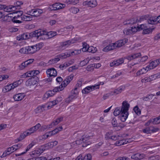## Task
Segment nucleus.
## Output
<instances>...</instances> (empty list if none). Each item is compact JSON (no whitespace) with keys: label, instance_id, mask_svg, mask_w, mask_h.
<instances>
[{"label":"nucleus","instance_id":"6ab92c4d","mask_svg":"<svg viewBox=\"0 0 160 160\" xmlns=\"http://www.w3.org/2000/svg\"><path fill=\"white\" fill-rule=\"evenodd\" d=\"M12 150H14L13 146L8 148L7 150H6L4 152L2 155L1 156V157H5L7 155H9L12 152H13V151L12 150Z\"/></svg>","mask_w":160,"mask_h":160},{"label":"nucleus","instance_id":"a19ab883","mask_svg":"<svg viewBox=\"0 0 160 160\" xmlns=\"http://www.w3.org/2000/svg\"><path fill=\"white\" fill-rule=\"evenodd\" d=\"M59 55L58 56L59 57H57L51 60V64L55 63L60 60V59L59 57H59Z\"/></svg>","mask_w":160,"mask_h":160},{"label":"nucleus","instance_id":"cd10ccee","mask_svg":"<svg viewBox=\"0 0 160 160\" xmlns=\"http://www.w3.org/2000/svg\"><path fill=\"white\" fill-rule=\"evenodd\" d=\"M25 134L26 133L25 132H24L23 133H22L20 137L17 139L15 140L16 142H17L20 141L24 138L26 137V136H27Z\"/></svg>","mask_w":160,"mask_h":160},{"label":"nucleus","instance_id":"c85d7f7f","mask_svg":"<svg viewBox=\"0 0 160 160\" xmlns=\"http://www.w3.org/2000/svg\"><path fill=\"white\" fill-rule=\"evenodd\" d=\"M21 18L22 20L25 21H29L32 20V17L24 15L22 16Z\"/></svg>","mask_w":160,"mask_h":160},{"label":"nucleus","instance_id":"473e14b6","mask_svg":"<svg viewBox=\"0 0 160 160\" xmlns=\"http://www.w3.org/2000/svg\"><path fill=\"white\" fill-rule=\"evenodd\" d=\"M57 75V71L54 68H51V77H56Z\"/></svg>","mask_w":160,"mask_h":160},{"label":"nucleus","instance_id":"4be33fe9","mask_svg":"<svg viewBox=\"0 0 160 160\" xmlns=\"http://www.w3.org/2000/svg\"><path fill=\"white\" fill-rule=\"evenodd\" d=\"M128 142H129L128 140L122 139L117 141L115 143V145L117 146H119L126 144Z\"/></svg>","mask_w":160,"mask_h":160},{"label":"nucleus","instance_id":"f704fd0d","mask_svg":"<svg viewBox=\"0 0 160 160\" xmlns=\"http://www.w3.org/2000/svg\"><path fill=\"white\" fill-rule=\"evenodd\" d=\"M136 21H135V20L133 19H132L130 20H128L126 22H124V25H132L133 24H136Z\"/></svg>","mask_w":160,"mask_h":160},{"label":"nucleus","instance_id":"20e7f679","mask_svg":"<svg viewBox=\"0 0 160 160\" xmlns=\"http://www.w3.org/2000/svg\"><path fill=\"white\" fill-rule=\"evenodd\" d=\"M81 52V50H75L74 51L71 52H66L64 53L61 54L59 55L60 57H62L63 58H66L70 56L71 55H76L80 53Z\"/></svg>","mask_w":160,"mask_h":160},{"label":"nucleus","instance_id":"f3484780","mask_svg":"<svg viewBox=\"0 0 160 160\" xmlns=\"http://www.w3.org/2000/svg\"><path fill=\"white\" fill-rule=\"evenodd\" d=\"M25 96L23 93H20L14 95L13 98L15 101H20Z\"/></svg>","mask_w":160,"mask_h":160},{"label":"nucleus","instance_id":"a211bd4d","mask_svg":"<svg viewBox=\"0 0 160 160\" xmlns=\"http://www.w3.org/2000/svg\"><path fill=\"white\" fill-rule=\"evenodd\" d=\"M30 12L32 14V16L37 17L39 16L40 14L42 13V11L41 9H37L34 10H32Z\"/></svg>","mask_w":160,"mask_h":160},{"label":"nucleus","instance_id":"69168bd1","mask_svg":"<svg viewBox=\"0 0 160 160\" xmlns=\"http://www.w3.org/2000/svg\"><path fill=\"white\" fill-rule=\"evenodd\" d=\"M50 132H46L42 136V138L43 139H45L48 138L49 136V133Z\"/></svg>","mask_w":160,"mask_h":160},{"label":"nucleus","instance_id":"13d9d810","mask_svg":"<svg viewBox=\"0 0 160 160\" xmlns=\"http://www.w3.org/2000/svg\"><path fill=\"white\" fill-rule=\"evenodd\" d=\"M120 136L118 135H112L110 139H112L113 140H119V138H120Z\"/></svg>","mask_w":160,"mask_h":160},{"label":"nucleus","instance_id":"49530a36","mask_svg":"<svg viewBox=\"0 0 160 160\" xmlns=\"http://www.w3.org/2000/svg\"><path fill=\"white\" fill-rule=\"evenodd\" d=\"M10 87V85H9L5 86L2 89V91L4 92H6L9 91L11 90V88H10L11 87Z\"/></svg>","mask_w":160,"mask_h":160},{"label":"nucleus","instance_id":"5fc2aeb1","mask_svg":"<svg viewBox=\"0 0 160 160\" xmlns=\"http://www.w3.org/2000/svg\"><path fill=\"white\" fill-rule=\"evenodd\" d=\"M49 128L50 127L48 126H41L39 128V131H44L46 130V129Z\"/></svg>","mask_w":160,"mask_h":160},{"label":"nucleus","instance_id":"7ed1b4c3","mask_svg":"<svg viewBox=\"0 0 160 160\" xmlns=\"http://www.w3.org/2000/svg\"><path fill=\"white\" fill-rule=\"evenodd\" d=\"M43 46V43L40 42L33 46L27 47L28 54H32L34 53L37 51H39L42 48Z\"/></svg>","mask_w":160,"mask_h":160},{"label":"nucleus","instance_id":"6e6552de","mask_svg":"<svg viewBox=\"0 0 160 160\" xmlns=\"http://www.w3.org/2000/svg\"><path fill=\"white\" fill-rule=\"evenodd\" d=\"M146 155L143 153H137L133 154L131 156V158L135 160H140L146 157Z\"/></svg>","mask_w":160,"mask_h":160},{"label":"nucleus","instance_id":"864d4df0","mask_svg":"<svg viewBox=\"0 0 160 160\" xmlns=\"http://www.w3.org/2000/svg\"><path fill=\"white\" fill-rule=\"evenodd\" d=\"M73 98L74 97L73 95L70 96L66 99L65 102L67 103H69L72 100Z\"/></svg>","mask_w":160,"mask_h":160},{"label":"nucleus","instance_id":"dca6fc26","mask_svg":"<svg viewBox=\"0 0 160 160\" xmlns=\"http://www.w3.org/2000/svg\"><path fill=\"white\" fill-rule=\"evenodd\" d=\"M125 88V87L124 86H121L117 89L114 90V91L111 92L112 95H116L121 93L122 91Z\"/></svg>","mask_w":160,"mask_h":160},{"label":"nucleus","instance_id":"603ef678","mask_svg":"<svg viewBox=\"0 0 160 160\" xmlns=\"http://www.w3.org/2000/svg\"><path fill=\"white\" fill-rule=\"evenodd\" d=\"M60 98H57L56 100L53 101L52 102H51L52 103V105H51V108H52L53 106H55V105H56L58 103L59 101H58V99H59Z\"/></svg>","mask_w":160,"mask_h":160},{"label":"nucleus","instance_id":"2f4dec72","mask_svg":"<svg viewBox=\"0 0 160 160\" xmlns=\"http://www.w3.org/2000/svg\"><path fill=\"white\" fill-rule=\"evenodd\" d=\"M83 48L82 50L83 52H85L88 51V48H89V45L86 42H84L82 43Z\"/></svg>","mask_w":160,"mask_h":160},{"label":"nucleus","instance_id":"bb28decb","mask_svg":"<svg viewBox=\"0 0 160 160\" xmlns=\"http://www.w3.org/2000/svg\"><path fill=\"white\" fill-rule=\"evenodd\" d=\"M62 127L61 126L59 127L58 128H56L54 130L52 131L51 136L55 135L59 132L62 131Z\"/></svg>","mask_w":160,"mask_h":160},{"label":"nucleus","instance_id":"e433bc0d","mask_svg":"<svg viewBox=\"0 0 160 160\" xmlns=\"http://www.w3.org/2000/svg\"><path fill=\"white\" fill-rule=\"evenodd\" d=\"M63 89L64 87H63V86H62V85H61L59 87H58L54 88L53 89V91L54 92H57L61 91L63 90Z\"/></svg>","mask_w":160,"mask_h":160},{"label":"nucleus","instance_id":"c756f323","mask_svg":"<svg viewBox=\"0 0 160 160\" xmlns=\"http://www.w3.org/2000/svg\"><path fill=\"white\" fill-rule=\"evenodd\" d=\"M154 29V28H147L146 29H144L143 30L142 33L143 34H148L151 33L153 30Z\"/></svg>","mask_w":160,"mask_h":160},{"label":"nucleus","instance_id":"72a5a7b5","mask_svg":"<svg viewBox=\"0 0 160 160\" xmlns=\"http://www.w3.org/2000/svg\"><path fill=\"white\" fill-rule=\"evenodd\" d=\"M97 5L96 0H91L90 1V6L92 8L95 7Z\"/></svg>","mask_w":160,"mask_h":160},{"label":"nucleus","instance_id":"4d7b16f0","mask_svg":"<svg viewBox=\"0 0 160 160\" xmlns=\"http://www.w3.org/2000/svg\"><path fill=\"white\" fill-rule=\"evenodd\" d=\"M22 143H19L17 145H13V147L15 149V151H16L17 149L20 148L22 146Z\"/></svg>","mask_w":160,"mask_h":160},{"label":"nucleus","instance_id":"bf43d9fd","mask_svg":"<svg viewBox=\"0 0 160 160\" xmlns=\"http://www.w3.org/2000/svg\"><path fill=\"white\" fill-rule=\"evenodd\" d=\"M137 26H138L136 25L134 27L132 26L131 27V30L132 31V33L136 32L137 31L138 29V28H137Z\"/></svg>","mask_w":160,"mask_h":160},{"label":"nucleus","instance_id":"ea45409f","mask_svg":"<svg viewBox=\"0 0 160 160\" xmlns=\"http://www.w3.org/2000/svg\"><path fill=\"white\" fill-rule=\"evenodd\" d=\"M19 52L22 54H28L27 50V47L23 48L20 49Z\"/></svg>","mask_w":160,"mask_h":160},{"label":"nucleus","instance_id":"4c0bfd02","mask_svg":"<svg viewBox=\"0 0 160 160\" xmlns=\"http://www.w3.org/2000/svg\"><path fill=\"white\" fill-rule=\"evenodd\" d=\"M79 1V0H67L66 2L69 4H75L78 3Z\"/></svg>","mask_w":160,"mask_h":160},{"label":"nucleus","instance_id":"09e8293b","mask_svg":"<svg viewBox=\"0 0 160 160\" xmlns=\"http://www.w3.org/2000/svg\"><path fill=\"white\" fill-rule=\"evenodd\" d=\"M16 13H20V14H18L16 16H15L13 17V18L15 19H19L22 16L23 14V12L22 11H18L16 12Z\"/></svg>","mask_w":160,"mask_h":160},{"label":"nucleus","instance_id":"ddd939ff","mask_svg":"<svg viewBox=\"0 0 160 160\" xmlns=\"http://www.w3.org/2000/svg\"><path fill=\"white\" fill-rule=\"evenodd\" d=\"M91 136L88 135H86L85 136H83L81 139H78L76 140V143L77 144H80L82 143V142L88 141L91 138Z\"/></svg>","mask_w":160,"mask_h":160},{"label":"nucleus","instance_id":"774afa93","mask_svg":"<svg viewBox=\"0 0 160 160\" xmlns=\"http://www.w3.org/2000/svg\"><path fill=\"white\" fill-rule=\"evenodd\" d=\"M31 73L32 74V77L36 76L39 73V72L38 70L32 71Z\"/></svg>","mask_w":160,"mask_h":160},{"label":"nucleus","instance_id":"58836bf2","mask_svg":"<svg viewBox=\"0 0 160 160\" xmlns=\"http://www.w3.org/2000/svg\"><path fill=\"white\" fill-rule=\"evenodd\" d=\"M97 50V49L96 48L94 47L93 46H91L89 47L88 48V52H91L93 53L95 52Z\"/></svg>","mask_w":160,"mask_h":160},{"label":"nucleus","instance_id":"a878e982","mask_svg":"<svg viewBox=\"0 0 160 160\" xmlns=\"http://www.w3.org/2000/svg\"><path fill=\"white\" fill-rule=\"evenodd\" d=\"M15 9V7L12 6H9L4 8V10L5 12H9L12 11H14Z\"/></svg>","mask_w":160,"mask_h":160},{"label":"nucleus","instance_id":"a18cd8bd","mask_svg":"<svg viewBox=\"0 0 160 160\" xmlns=\"http://www.w3.org/2000/svg\"><path fill=\"white\" fill-rule=\"evenodd\" d=\"M50 96V91H48L43 96L42 98L43 100H46Z\"/></svg>","mask_w":160,"mask_h":160},{"label":"nucleus","instance_id":"c03bdc74","mask_svg":"<svg viewBox=\"0 0 160 160\" xmlns=\"http://www.w3.org/2000/svg\"><path fill=\"white\" fill-rule=\"evenodd\" d=\"M150 127H148L142 130V132L144 133L147 134L151 133V128Z\"/></svg>","mask_w":160,"mask_h":160},{"label":"nucleus","instance_id":"9b49d317","mask_svg":"<svg viewBox=\"0 0 160 160\" xmlns=\"http://www.w3.org/2000/svg\"><path fill=\"white\" fill-rule=\"evenodd\" d=\"M160 63V59H157L151 62L147 67L148 69H151L156 67Z\"/></svg>","mask_w":160,"mask_h":160},{"label":"nucleus","instance_id":"c9c22d12","mask_svg":"<svg viewBox=\"0 0 160 160\" xmlns=\"http://www.w3.org/2000/svg\"><path fill=\"white\" fill-rule=\"evenodd\" d=\"M121 113V109L120 110L119 108H116L113 112V114L115 116H118Z\"/></svg>","mask_w":160,"mask_h":160},{"label":"nucleus","instance_id":"0eeeda50","mask_svg":"<svg viewBox=\"0 0 160 160\" xmlns=\"http://www.w3.org/2000/svg\"><path fill=\"white\" fill-rule=\"evenodd\" d=\"M51 11L57 10L62 9L65 7V5L60 3H56L51 5Z\"/></svg>","mask_w":160,"mask_h":160},{"label":"nucleus","instance_id":"f8f14e48","mask_svg":"<svg viewBox=\"0 0 160 160\" xmlns=\"http://www.w3.org/2000/svg\"><path fill=\"white\" fill-rule=\"evenodd\" d=\"M128 39L126 38L118 41L115 43H113L115 48H119L124 45L128 42Z\"/></svg>","mask_w":160,"mask_h":160},{"label":"nucleus","instance_id":"1a4fd4ad","mask_svg":"<svg viewBox=\"0 0 160 160\" xmlns=\"http://www.w3.org/2000/svg\"><path fill=\"white\" fill-rule=\"evenodd\" d=\"M37 77H32L29 78L26 82V84L28 86H33L37 83V81L36 80Z\"/></svg>","mask_w":160,"mask_h":160},{"label":"nucleus","instance_id":"393cba45","mask_svg":"<svg viewBox=\"0 0 160 160\" xmlns=\"http://www.w3.org/2000/svg\"><path fill=\"white\" fill-rule=\"evenodd\" d=\"M30 37H31L30 34L28 36L27 33H24L21 35L20 38H19V37H18L17 39L18 40H22L28 39Z\"/></svg>","mask_w":160,"mask_h":160},{"label":"nucleus","instance_id":"7c9ffc66","mask_svg":"<svg viewBox=\"0 0 160 160\" xmlns=\"http://www.w3.org/2000/svg\"><path fill=\"white\" fill-rule=\"evenodd\" d=\"M42 152L43 150L42 149H38L37 150H35L34 151H33L32 154L34 155L39 156Z\"/></svg>","mask_w":160,"mask_h":160},{"label":"nucleus","instance_id":"052dcab7","mask_svg":"<svg viewBox=\"0 0 160 160\" xmlns=\"http://www.w3.org/2000/svg\"><path fill=\"white\" fill-rule=\"evenodd\" d=\"M119 63H118L116 61H114L110 63V66L111 67H113V66H117L119 65Z\"/></svg>","mask_w":160,"mask_h":160},{"label":"nucleus","instance_id":"79ce46f5","mask_svg":"<svg viewBox=\"0 0 160 160\" xmlns=\"http://www.w3.org/2000/svg\"><path fill=\"white\" fill-rule=\"evenodd\" d=\"M70 10L72 13L75 14L78 12L79 11V10L78 8L72 7L70 8Z\"/></svg>","mask_w":160,"mask_h":160},{"label":"nucleus","instance_id":"39448f33","mask_svg":"<svg viewBox=\"0 0 160 160\" xmlns=\"http://www.w3.org/2000/svg\"><path fill=\"white\" fill-rule=\"evenodd\" d=\"M41 127V124L38 123L35 126H33L28 129L25 132L26 135L28 136L36 132Z\"/></svg>","mask_w":160,"mask_h":160},{"label":"nucleus","instance_id":"e2e57ef3","mask_svg":"<svg viewBox=\"0 0 160 160\" xmlns=\"http://www.w3.org/2000/svg\"><path fill=\"white\" fill-rule=\"evenodd\" d=\"M111 93L110 92L109 93H107L105 94L103 96V98L104 100H105L107 98H108L109 96H112L111 95Z\"/></svg>","mask_w":160,"mask_h":160},{"label":"nucleus","instance_id":"423d86ee","mask_svg":"<svg viewBox=\"0 0 160 160\" xmlns=\"http://www.w3.org/2000/svg\"><path fill=\"white\" fill-rule=\"evenodd\" d=\"M100 84H97L92 86H88L84 88L82 90V92L83 94H87L96 89L99 88Z\"/></svg>","mask_w":160,"mask_h":160},{"label":"nucleus","instance_id":"2eb2a0df","mask_svg":"<svg viewBox=\"0 0 160 160\" xmlns=\"http://www.w3.org/2000/svg\"><path fill=\"white\" fill-rule=\"evenodd\" d=\"M46 104L38 106L34 110L36 114H40L45 110L44 108L46 107Z\"/></svg>","mask_w":160,"mask_h":160},{"label":"nucleus","instance_id":"0e129e2a","mask_svg":"<svg viewBox=\"0 0 160 160\" xmlns=\"http://www.w3.org/2000/svg\"><path fill=\"white\" fill-rule=\"evenodd\" d=\"M27 66L25 62H23L19 66V68L21 70L24 69Z\"/></svg>","mask_w":160,"mask_h":160},{"label":"nucleus","instance_id":"6e6d98bb","mask_svg":"<svg viewBox=\"0 0 160 160\" xmlns=\"http://www.w3.org/2000/svg\"><path fill=\"white\" fill-rule=\"evenodd\" d=\"M160 119V116L159 117H157L156 118H155L153 119V121H152V123L154 124H157L158 123H160V122H158V121Z\"/></svg>","mask_w":160,"mask_h":160},{"label":"nucleus","instance_id":"8fccbe9b","mask_svg":"<svg viewBox=\"0 0 160 160\" xmlns=\"http://www.w3.org/2000/svg\"><path fill=\"white\" fill-rule=\"evenodd\" d=\"M124 33L126 35L132 34V31L130 29H125L123 30Z\"/></svg>","mask_w":160,"mask_h":160},{"label":"nucleus","instance_id":"b1692460","mask_svg":"<svg viewBox=\"0 0 160 160\" xmlns=\"http://www.w3.org/2000/svg\"><path fill=\"white\" fill-rule=\"evenodd\" d=\"M73 39L69 40H68L64 42H62L61 44V46L62 47L67 46L68 47L71 44L73 43Z\"/></svg>","mask_w":160,"mask_h":160},{"label":"nucleus","instance_id":"37998d69","mask_svg":"<svg viewBox=\"0 0 160 160\" xmlns=\"http://www.w3.org/2000/svg\"><path fill=\"white\" fill-rule=\"evenodd\" d=\"M112 132H107L105 134V138L106 140L111 139L112 136Z\"/></svg>","mask_w":160,"mask_h":160},{"label":"nucleus","instance_id":"338daca9","mask_svg":"<svg viewBox=\"0 0 160 160\" xmlns=\"http://www.w3.org/2000/svg\"><path fill=\"white\" fill-rule=\"evenodd\" d=\"M112 123L113 127H116L117 125V122L116 119L114 118L112 121Z\"/></svg>","mask_w":160,"mask_h":160},{"label":"nucleus","instance_id":"3c124183","mask_svg":"<svg viewBox=\"0 0 160 160\" xmlns=\"http://www.w3.org/2000/svg\"><path fill=\"white\" fill-rule=\"evenodd\" d=\"M92 156L90 154H88L83 158V160H92Z\"/></svg>","mask_w":160,"mask_h":160},{"label":"nucleus","instance_id":"f03ea898","mask_svg":"<svg viewBox=\"0 0 160 160\" xmlns=\"http://www.w3.org/2000/svg\"><path fill=\"white\" fill-rule=\"evenodd\" d=\"M49 32H47L46 30H36L30 33V35L32 37H37L38 38L39 37L41 36H45L44 38L48 39L49 35L48 33Z\"/></svg>","mask_w":160,"mask_h":160},{"label":"nucleus","instance_id":"9d476101","mask_svg":"<svg viewBox=\"0 0 160 160\" xmlns=\"http://www.w3.org/2000/svg\"><path fill=\"white\" fill-rule=\"evenodd\" d=\"M73 78V75L72 74H71L69 76L67 77L62 82L61 85H62L63 87H65L72 80Z\"/></svg>","mask_w":160,"mask_h":160},{"label":"nucleus","instance_id":"f257e3e1","mask_svg":"<svg viewBox=\"0 0 160 160\" xmlns=\"http://www.w3.org/2000/svg\"><path fill=\"white\" fill-rule=\"evenodd\" d=\"M129 106V104L127 101H124L122 102L121 108V113L119 116L120 119L122 122H125L128 117V111Z\"/></svg>","mask_w":160,"mask_h":160},{"label":"nucleus","instance_id":"de8ad7c7","mask_svg":"<svg viewBox=\"0 0 160 160\" xmlns=\"http://www.w3.org/2000/svg\"><path fill=\"white\" fill-rule=\"evenodd\" d=\"M135 112L138 115H139L141 114V112L140 109L139 108L138 106H135L133 109Z\"/></svg>","mask_w":160,"mask_h":160},{"label":"nucleus","instance_id":"680f3d73","mask_svg":"<svg viewBox=\"0 0 160 160\" xmlns=\"http://www.w3.org/2000/svg\"><path fill=\"white\" fill-rule=\"evenodd\" d=\"M35 144V143L33 142H32L30 144H29L28 146L26 149V152L28 151L32 146H33Z\"/></svg>","mask_w":160,"mask_h":160},{"label":"nucleus","instance_id":"412c9836","mask_svg":"<svg viewBox=\"0 0 160 160\" xmlns=\"http://www.w3.org/2000/svg\"><path fill=\"white\" fill-rule=\"evenodd\" d=\"M63 119V117H60L56 120H54L51 123V126H55L58 125L59 123L61 122L62 121Z\"/></svg>","mask_w":160,"mask_h":160},{"label":"nucleus","instance_id":"5701e85b","mask_svg":"<svg viewBox=\"0 0 160 160\" xmlns=\"http://www.w3.org/2000/svg\"><path fill=\"white\" fill-rule=\"evenodd\" d=\"M157 18L155 17H151L148 20V24H154L158 23Z\"/></svg>","mask_w":160,"mask_h":160},{"label":"nucleus","instance_id":"aec40b11","mask_svg":"<svg viewBox=\"0 0 160 160\" xmlns=\"http://www.w3.org/2000/svg\"><path fill=\"white\" fill-rule=\"evenodd\" d=\"M115 46L113 43L110 44L104 48L102 50L104 52H108L109 51L114 49L115 48Z\"/></svg>","mask_w":160,"mask_h":160},{"label":"nucleus","instance_id":"4468645a","mask_svg":"<svg viewBox=\"0 0 160 160\" xmlns=\"http://www.w3.org/2000/svg\"><path fill=\"white\" fill-rule=\"evenodd\" d=\"M141 56V54L140 53H135L128 56L125 57V58L129 61H131L138 58Z\"/></svg>","mask_w":160,"mask_h":160}]
</instances>
